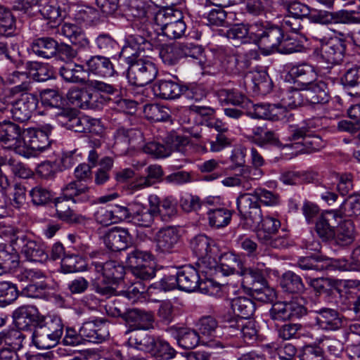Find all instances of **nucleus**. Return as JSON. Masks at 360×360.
I'll return each instance as SVG.
<instances>
[{
	"label": "nucleus",
	"mask_w": 360,
	"mask_h": 360,
	"mask_svg": "<svg viewBox=\"0 0 360 360\" xmlns=\"http://www.w3.org/2000/svg\"><path fill=\"white\" fill-rule=\"evenodd\" d=\"M143 112L147 119L153 122H166L171 117L169 109L158 104L146 105Z\"/></svg>",
	"instance_id": "obj_51"
},
{
	"label": "nucleus",
	"mask_w": 360,
	"mask_h": 360,
	"mask_svg": "<svg viewBox=\"0 0 360 360\" xmlns=\"http://www.w3.org/2000/svg\"><path fill=\"white\" fill-rule=\"evenodd\" d=\"M233 211L226 207L209 208L207 211L209 224L217 229L228 226L232 218Z\"/></svg>",
	"instance_id": "obj_36"
},
{
	"label": "nucleus",
	"mask_w": 360,
	"mask_h": 360,
	"mask_svg": "<svg viewBox=\"0 0 360 360\" xmlns=\"http://www.w3.org/2000/svg\"><path fill=\"white\" fill-rule=\"evenodd\" d=\"M160 215L162 221L168 222L177 215L176 203L171 198H165L162 200L157 215Z\"/></svg>",
	"instance_id": "obj_61"
},
{
	"label": "nucleus",
	"mask_w": 360,
	"mask_h": 360,
	"mask_svg": "<svg viewBox=\"0 0 360 360\" xmlns=\"http://www.w3.org/2000/svg\"><path fill=\"white\" fill-rule=\"evenodd\" d=\"M13 318L20 330H29L31 326L36 328L44 316L40 314L36 307L23 305L14 311Z\"/></svg>",
	"instance_id": "obj_18"
},
{
	"label": "nucleus",
	"mask_w": 360,
	"mask_h": 360,
	"mask_svg": "<svg viewBox=\"0 0 360 360\" xmlns=\"http://www.w3.org/2000/svg\"><path fill=\"white\" fill-rule=\"evenodd\" d=\"M84 260L77 255L67 254L60 263L61 271L65 274L77 272L83 270Z\"/></svg>",
	"instance_id": "obj_56"
},
{
	"label": "nucleus",
	"mask_w": 360,
	"mask_h": 360,
	"mask_svg": "<svg viewBox=\"0 0 360 360\" xmlns=\"http://www.w3.org/2000/svg\"><path fill=\"white\" fill-rule=\"evenodd\" d=\"M183 18V14L181 11L173 8H166L162 11L157 12L154 16L155 24L160 27L162 31L165 25L173 23L176 20L179 21Z\"/></svg>",
	"instance_id": "obj_49"
},
{
	"label": "nucleus",
	"mask_w": 360,
	"mask_h": 360,
	"mask_svg": "<svg viewBox=\"0 0 360 360\" xmlns=\"http://www.w3.org/2000/svg\"><path fill=\"white\" fill-rule=\"evenodd\" d=\"M215 254L207 255L198 259L197 266L199 274H202L206 277H211L219 273V264L214 257Z\"/></svg>",
	"instance_id": "obj_52"
},
{
	"label": "nucleus",
	"mask_w": 360,
	"mask_h": 360,
	"mask_svg": "<svg viewBox=\"0 0 360 360\" xmlns=\"http://www.w3.org/2000/svg\"><path fill=\"white\" fill-rule=\"evenodd\" d=\"M101 273L103 279L96 278L92 281L93 290L98 294L111 297L116 295V289L112 286L119 283L124 275V268L115 261H108L105 263L93 262L91 269Z\"/></svg>",
	"instance_id": "obj_1"
},
{
	"label": "nucleus",
	"mask_w": 360,
	"mask_h": 360,
	"mask_svg": "<svg viewBox=\"0 0 360 360\" xmlns=\"http://www.w3.org/2000/svg\"><path fill=\"white\" fill-rule=\"evenodd\" d=\"M68 98L72 105L87 109L94 108L97 95L89 92L85 89L75 87L68 91Z\"/></svg>",
	"instance_id": "obj_30"
},
{
	"label": "nucleus",
	"mask_w": 360,
	"mask_h": 360,
	"mask_svg": "<svg viewBox=\"0 0 360 360\" xmlns=\"http://www.w3.org/2000/svg\"><path fill=\"white\" fill-rule=\"evenodd\" d=\"M343 217L339 209L325 210L315 223V231L323 241L333 240L339 221Z\"/></svg>",
	"instance_id": "obj_8"
},
{
	"label": "nucleus",
	"mask_w": 360,
	"mask_h": 360,
	"mask_svg": "<svg viewBox=\"0 0 360 360\" xmlns=\"http://www.w3.org/2000/svg\"><path fill=\"white\" fill-rule=\"evenodd\" d=\"M56 116L68 129L79 133L85 131L86 116H79L77 110L72 108L60 109Z\"/></svg>",
	"instance_id": "obj_27"
},
{
	"label": "nucleus",
	"mask_w": 360,
	"mask_h": 360,
	"mask_svg": "<svg viewBox=\"0 0 360 360\" xmlns=\"http://www.w3.org/2000/svg\"><path fill=\"white\" fill-rule=\"evenodd\" d=\"M239 275L243 277V283H249L252 285L251 288H254L255 284H260L261 286H266L267 282L264 276L262 270L256 268L245 267L243 269Z\"/></svg>",
	"instance_id": "obj_53"
},
{
	"label": "nucleus",
	"mask_w": 360,
	"mask_h": 360,
	"mask_svg": "<svg viewBox=\"0 0 360 360\" xmlns=\"http://www.w3.org/2000/svg\"><path fill=\"white\" fill-rule=\"evenodd\" d=\"M175 276L178 282V288L186 292H193L205 285L200 280L198 271L192 266H184L175 269Z\"/></svg>",
	"instance_id": "obj_17"
},
{
	"label": "nucleus",
	"mask_w": 360,
	"mask_h": 360,
	"mask_svg": "<svg viewBox=\"0 0 360 360\" xmlns=\"http://www.w3.org/2000/svg\"><path fill=\"white\" fill-rule=\"evenodd\" d=\"M256 27L254 44L259 48L269 51H278L284 38V30L277 25L268 21H256Z\"/></svg>",
	"instance_id": "obj_3"
},
{
	"label": "nucleus",
	"mask_w": 360,
	"mask_h": 360,
	"mask_svg": "<svg viewBox=\"0 0 360 360\" xmlns=\"http://www.w3.org/2000/svg\"><path fill=\"white\" fill-rule=\"evenodd\" d=\"M316 314L315 323L319 328L324 330H336L341 328L342 317L336 310L322 308L316 311Z\"/></svg>",
	"instance_id": "obj_24"
},
{
	"label": "nucleus",
	"mask_w": 360,
	"mask_h": 360,
	"mask_svg": "<svg viewBox=\"0 0 360 360\" xmlns=\"http://www.w3.org/2000/svg\"><path fill=\"white\" fill-rule=\"evenodd\" d=\"M14 245L20 248L22 255L28 261L41 263L49 257L42 245L24 233L17 236Z\"/></svg>",
	"instance_id": "obj_13"
},
{
	"label": "nucleus",
	"mask_w": 360,
	"mask_h": 360,
	"mask_svg": "<svg viewBox=\"0 0 360 360\" xmlns=\"http://www.w3.org/2000/svg\"><path fill=\"white\" fill-rule=\"evenodd\" d=\"M165 331L176 340L179 347L185 349H192L199 344L200 336L195 330L174 325L167 327Z\"/></svg>",
	"instance_id": "obj_19"
},
{
	"label": "nucleus",
	"mask_w": 360,
	"mask_h": 360,
	"mask_svg": "<svg viewBox=\"0 0 360 360\" xmlns=\"http://www.w3.org/2000/svg\"><path fill=\"white\" fill-rule=\"evenodd\" d=\"M124 321L131 330H150L155 328V316L150 311L136 308L127 309Z\"/></svg>",
	"instance_id": "obj_14"
},
{
	"label": "nucleus",
	"mask_w": 360,
	"mask_h": 360,
	"mask_svg": "<svg viewBox=\"0 0 360 360\" xmlns=\"http://www.w3.org/2000/svg\"><path fill=\"white\" fill-rule=\"evenodd\" d=\"M301 90L306 91V97L312 104H325L330 98L328 84L322 79L316 78L311 82L305 83Z\"/></svg>",
	"instance_id": "obj_20"
},
{
	"label": "nucleus",
	"mask_w": 360,
	"mask_h": 360,
	"mask_svg": "<svg viewBox=\"0 0 360 360\" xmlns=\"http://www.w3.org/2000/svg\"><path fill=\"white\" fill-rule=\"evenodd\" d=\"M59 75L66 82L72 83H83L84 79L82 65L73 63H65L59 69Z\"/></svg>",
	"instance_id": "obj_45"
},
{
	"label": "nucleus",
	"mask_w": 360,
	"mask_h": 360,
	"mask_svg": "<svg viewBox=\"0 0 360 360\" xmlns=\"http://www.w3.org/2000/svg\"><path fill=\"white\" fill-rule=\"evenodd\" d=\"M156 338L152 335L137 333L131 334L127 342V345L140 351L152 353L155 349Z\"/></svg>",
	"instance_id": "obj_38"
},
{
	"label": "nucleus",
	"mask_w": 360,
	"mask_h": 360,
	"mask_svg": "<svg viewBox=\"0 0 360 360\" xmlns=\"http://www.w3.org/2000/svg\"><path fill=\"white\" fill-rule=\"evenodd\" d=\"M307 309L297 300L277 302L269 311L270 316L274 320L287 321L300 319L307 314Z\"/></svg>",
	"instance_id": "obj_9"
},
{
	"label": "nucleus",
	"mask_w": 360,
	"mask_h": 360,
	"mask_svg": "<svg viewBox=\"0 0 360 360\" xmlns=\"http://www.w3.org/2000/svg\"><path fill=\"white\" fill-rule=\"evenodd\" d=\"M309 20L311 22L322 25L332 23L359 24L360 23V12L345 10L329 12L323 10H316L310 13Z\"/></svg>",
	"instance_id": "obj_6"
},
{
	"label": "nucleus",
	"mask_w": 360,
	"mask_h": 360,
	"mask_svg": "<svg viewBox=\"0 0 360 360\" xmlns=\"http://www.w3.org/2000/svg\"><path fill=\"white\" fill-rule=\"evenodd\" d=\"M131 241V236L127 229L114 227L105 235L106 247L112 252L125 250Z\"/></svg>",
	"instance_id": "obj_21"
},
{
	"label": "nucleus",
	"mask_w": 360,
	"mask_h": 360,
	"mask_svg": "<svg viewBox=\"0 0 360 360\" xmlns=\"http://www.w3.org/2000/svg\"><path fill=\"white\" fill-rule=\"evenodd\" d=\"M335 243L340 246L351 245L355 239V226L351 220L338 222L335 229V234L333 236Z\"/></svg>",
	"instance_id": "obj_33"
},
{
	"label": "nucleus",
	"mask_w": 360,
	"mask_h": 360,
	"mask_svg": "<svg viewBox=\"0 0 360 360\" xmlns=\"http://www.w3.org/2000/svg\"><path fill=\"white\" fill-rule=\"evenodd\" d=\"M160 57L164 64L175 65L182 58L178 43L166 46L160 51Z\"/></svg>",
	"instance_id": "obj_54"
},
{
	"label": "nucleus",
	"mask_w": 360,
	"mask_h": 360,
	"mask_svg": "<svg viewBox=\"0 0 360 360\" xmlns=\"http://www.w3.org/2000/svg\"><path fill=\"white\" fill-rule=\"evenodd\" d=\"M142 133L136 129H125L123 127L117 129L115 134V146H123L122 153H127L129 148H136L142 141Z\"/></svg>",
	"instance_id": "obj_26"
},
{
	"label": "nucleus",
	"mask_w": 360,
	"mask_h": 360,
	"mask_svg": "<svg viewBox=\"0 0 360 360\" xmlns=\"http://www.w3.org/2000/svg\"><path fill=\"white\" fill-rule=\"evenodd\" d=\"M60 33L80 49L90 47V41L81 27L75 24L65 22L60 27Z\"/></svg>",
	"instance_id": "obj_29"
},
{
	"label": "nucleus",
	"mask_w": 360,
	"mask_h": 360,
	"mask_svg": "<svg viewBox=\"0 0 360 360\" xmlns=\"http://www.w3.org/2000/svg\"><path fill=\"white\" fill-rule=\"evenodd\" d=\"M131 11L133 15L140 19L143 24L150 19L154 20L156 13L152 5L143 1L139 2L135 6L132 7Z\"/></svg>",
	"instance_id": "obj_63"
},
{
	"label": "nucleus",
	"mask_w": 360,
	"mask_h": 360,
	"mask_svg": "<svg viewBox=\"0 0 360 360\" xmlns=\"http://www.w3.org/2000/svg\"><path fill=\"white\" fill-rule=\"evenodd\" d=\"M231 288H233V286L229 284L221 285L214 283L212 279H207L205 281V285L200 286V292L217 298L231 301L230 290Z\"/></svg>",
	"instance_id": "obj_42"
},
{
	"label": "nucleus",
	"mask_w": 360,
	"mask_h": 360,
	"mask_svg": "<svg viewBox=\"0 0 360 360\" xmlns=\"http://www.w3.org/2000/svg\"><path fill=\"white\" fill-rule=\"evenodd\" d=\"M257 31L256 22L238 23L230 27L226 32V36L229 39L238 41L241 44H254Z\"/></svg>",
	"instance_id": "obj_25"
},
{
	"label": "nucleus",
	"mask_w": 360,
	"mask_h": 360,
	"mask_svg": "<svg viewBox=\"0 0 360 360\" xmlns=\"http://www.w3.org/2000/svg\"><path fill=\"white\" fill-rule=\"evenodd\" d=\"M38 105V98L35 94H22L16 99L11 108L12 117L14 120L24 122L30 119Z\"/></svg>",
	"instance_id": "obj_16"
},
{
	"label": "nucleus",
	"mask_w": 360,
	"mask_h": 360,
	"mask_svg": "<svg viewBox=\"0 0 360 360\" xmlns=\"http://www.w3.org/2000/svg\"><path fill=\"white\" fill-rule=\"evenodd\" d=\"M280 285L283 290L288 293L300 294L304 290L301 277L290 271L283 274Z\"/></svg>",
	"instance_id": "obj_43"
},
{
	"label": "nucleus",
	"mask_w": 360,
	"mask_h": 360,
	"mask_svg": "<svg viewBox=\"0 0 360 360\" xmlns=\"http://www.w3.org/2000/svg\"><path fill=\"white\" fill-rule=\"evenodd\" d=\"M219 271L224 276L234 274L236 269H238V274L241 272L244 268V264L240 257L232 252L224 253L219 260Z\"/></svg>",
	"instance_id": "obj_34"
},
{
	"label": "nucleus",
	"mask_w": 360,
	"mask_h": 360,
	"mask_svg": "<svg viewBox=\"0 0 360 360\" xmlns=\"http://www.w3.org/2000/svg\"><path fill=\"white\" fill-rule=\"evenodd\" d=\"M31 49L39 57L51 58L57 53L58 42L51 37L38 38L32 42Z\"/></svg>",
	"instance_id": "obj_35"
},
{
	"label": "nucleus",
	"mask_w": 360,
	"mask_h": 360,
	"mask_svg": "<svg viewBox=\"0 0 360 360\" xmlns=\"http://www.w3.org/2000/svg\"><path fill=\"white\" fill-rule=\"evenodd\" d=\"M29 195L31 198L32 202L36 206L46 205L51 200L53 197L51 191L41 185L33 187L29 191Z\"/></svg>",
	"instance_id": "obj_55"
},
{
	"label": "nucleus",
	"mask_w": 360,
	"mask_h": 360,
	"mask_svg": "<svg viewBox=\"0 0 360 360\" xmlns=\"http://www.w3.org/2000/svg\"><path fill=\"white\" fill-rule=\"evenodd\" d=\"M179 239V236L176 228L168 226L162 229L156 234L157 248L161 252H171Z\"/></svg>",
	"instance_id": "obj_31"
},
{
	"label": "nucleus",
	"mask_w": 360,
	"mask_h": 360,
	"mask_svg": "<svg viewBox=\"0 0 360 360\" xmlns=\"http://www.w3.org/2000/svg\"><path fill=\"white\" fill-rule=\"evenodd\" d=\"M155 95L165 100H174L184 92V85L172 79L158 80L153 86Z\"/></svg>",
	"instance_id": "obj_23"
},
{
	"label": "nucleus",
	"mask_w": 360,
	"mask_h": 360,
	"mask_svg": "<svg viewBox=\"0 0 360 360\" xmlns=\"http://www.w3.org/2000/svg\"><path fill=\"white\" fill-rule=\"evenodd\" d=\"M25 132V129L10 120L0 122V142L18 153L22 146Z\"/></svg>",
	"instance_id": "obj_10"
},
{
	"label": "nucleus",
	"mask_w": 360,
	"mask_h": 360,
	"mask_svg": "<svg viewBox=\"0 0 360 360\" xmlns=\"http://www.w3.org/2000/svg\"><path fill=\"white\" fill-rule=\"evenodd\" d=\"M319 41L321 56L328 63L338 65L343 60L346 51L345 39L342 37L330 39L324 37Z\"/></svg>",
	"instance_id": "obj_11"
},
{
	"label": "nucleus",
	"mask_w": 360,
	"mask_h": 360,
	"mask_svg": "<svg viewBox=\"0 0 360 360\" xmlns=\"http://www.w3.org/2000/svg\"><path fill=\"white\" fill-rule=\"evenodd\" d=\"M19 296V291L15 284L9 281L0 282V302L10 304Z\"/></svg>",
	"instance_id": "obj_58"
},
{
	"label": "nucleus",
	"mask_w": 360,
	"mask_h": 360,
	"mask_svg": "<svg viewBox=\"0 0 360 360\" xmlns=\"http://www.w3.org/2000/svg\"><path fill=\"white\" fill-rule=\"evenodd\" d=\"M46 333L51 334L53 337L60 341L64 331V323L62 319L56 315L44 316L38 326Z\"/></svg>",
	"instance_id": "obj_41"
},
{
	"label": "nucleus",
	"mask_w": 360,
	"mask_h": 360,
	"mask_svg": "<svg viewBox=\"0 0 360 360\" xmlns=\"http://www.w3.org/2000/svg\"><path fill=\"white\" fill-rule=\"evenodd\" d=\"M65 199L74 202H86L90 200L89 187L81 181H72L62 188Z\"/></svg>",
	"instance_id": "obj_28"
},
{
	"label": "nucleus",
	"mask_w": 360,
	"mask_h": 360,
	"mask_svg": "<svg viewBox=\"0 0 360 360\" xmlns=\"http://www.w3.org/2000/svg\"><path fill=\"white\" fill-rule=\"evenodd\" d=\"M250 226L258 229L257 238L262 242L270 240V236L278 232L281 227V221L271 216L263 217L262 214L261 221L257 224H251Z\"/></svg>",
	"instance_id": "obj_32"
},
{
	"label": "nucleus",
	"mask_w": 360,
	"mask_h": 360,
	"mask_svg": "<svg viewBox=\"0 0 360 360\" xmlns=\"http://www.w3.org/2000/svg\"><path fill=\"white\" fill-rule=\"evenodd\" d=\"M155 64L148 58H139L129 63L127 70L129 82L138 86H143L152 82L158 75Z\"/></svg>",
	"instance_id": "obj_4"
},
{
	"label": "nucleus",
	"mask_w": 360,
	"mask_h": 360,
	"mask_svg": "<svg viewBox=\"0 0 360 360\" xmlns=\"http://www.w3.org/2000/svg\"><path fill=\"white\" fill-rule=\"evenodd\" d=\"M15 20L11 12L0 5V37H9L15 34Z\"/></svg>",
	"instance_id": "obj_47"
},
{
	"label": "nucleus",
	"mask_w": 360,
	"mask_h": 360,
	"mask_svg": "<svg viewBox=\"0 0 360 360\" xmlns=\"http://www.w3.org/2000/svg\"><path fill=\"white\" fill-rule=\"evenodd\" d=\"M338 209L343 217L360 215V194L349 196Z\"/></svg>",
	"instance_id": "obj_60"
},
{
	"label": "nucleus",
	"mask_w": 360,
	"mask_h": 360,
	"mask_svg": "<svg viewBox=\"0 0 360 360\" xmlns=\"http://www.w3.org/2000/svg\"><path fill=\"white\" fill-rule=\"evenodd\" d=\"M3 341L5 345L10 347L8 349L17 352L23 347V341L25 336L17 330H11L7 332H3Z\"/></svg>",
	"instance_id": "obj_62"
},
{
	"label": "nucleus",
	"mask_w": 360,
	"mask_h": 360,
	"mask_svg": "<svg viewBox=\"0 0 360 360\" xmlns=\"http://www.w3.org/2000/svg\"><path fill=\"white\" fill-rule=\"evenodd\" d=\"M240 215L250 224H257L261 221L262 209L255 190L252 193H240L236 199Z\"/></svg>",
	"instance_id": "obj_7"
},
{
	"label": "nucleus",
	"mask_w": 360,
	"mask_h": 360,
	"mask_svg": "<svg viewBox=\"0 0 360 360\" xmlns=\"http://www.w3.org/2000/svg\"><path fill=\"white\" fill-rule=\"evenodd\" d=\"M172 143H161L158 141H153L146 143L143 147L144 153L149 154L156 158H164L168 157L175 150L183 152L184 146L188 143L187 139L176 136L175 141L172 137Z\"/></svg>",
	"instance_id": "obj_15"
},
{
	"label": "nucleus",
	"mask_w": 360,
	"mask_h": 360,
	"mask_svg": "<svg viewBox=\"0 0 360 360\" xmlns=\"http://www.w3.org/2000/svg\"><path fill=\"white\" fill-rule=\"evenodd\" d=\"M289 72L291 76L300 79V88L304 87L305 83L313 82L316 78L314 66L308 63L293 65Z\"/></svg>",
	"instance_id": "obj_46"
},
{
	"label": "nucleus",
	"mask_w": 360,
	"mask_h": 360,
	"mask_svg": "<svg viewBox=\"0 0 360 360\" xmlns=\"http://www.w3.org/2000/svg\"><path fill=\"white\" fill-rule=\"evenodd\" d=\"M33 344L40 349H48L58 345L59 340L41 328H34L32 335Z\"/></svg>",
	"instance_id": "obj_50"
},
{
	"label": "nucleus",
	"mask_w": 360,
	"mask_h": 360,
	"mask_svg": "<svg viewBox=\"0 0 360 360\" xmlns=\"http://www.w3.org/2000/svg\"><path fill=\"white\" fill-rule=\"evenodd\" d=\"M147 176L141 177L136 181L131 184V188L134 190H141L142 188L148 187L153 184L151 179L158 180L160 179L163 172L162 167L158 165H152L147 167Z\"/></svg>",
	"instance_id": "obj_48"
},
{
	"label": "nucleus",
	"mask_w": 360,
	"mask_h": 360,
	"mask_svg": "<svg viewBox=\"0 0 360 360\" xmlns=\"http://www.w3.org/2000/svg\"><path fill=\"white\" fill-rule=\"evenodd\" d=\"M233 13H228L223 8L217 6L210 10L205 18L210 25L229 27L233 20Z\"/></svg>",
	"instance_id": "obj_44"
},
{
	"label": "nucleus",
	"mask_w": 360,
	"mask_h": 360,
	"mask_svg": "<svg viewBox=\"0 0 360 360\" xmlns=\"http://www.w3.org/2000/svg\"><path fill=\"white\" fill-rule=\"evenodd\" d=\"M53 127L46 124L40 128H28L25 129L22 145L19 154L30 158L37 157L41 153L47 150L51 144L50 135Z\"/></svg>",
	"instance_id": "obj_2"
},
{
	"label": "nucleus",
	"mask_w": 360,
	"mask_h": 360,
	"mask_svg": "<svg viewBox=\"0 0 360 360\" xmlns=\"http://www.w3.org/2000/svg\"><path fill=\"white\" fill-rule=\"evenodd\" d=\"M84 340L101 343L110 335L107 321L103 318H94L84 322L81 326Z\"/></svg>",
	"instance_id": "obj_12"
},
{
	"label": "nucleus",
	"mask_w": 360,
	"mask_h": 360,
	"mask_svg": "<svg viewBox=\"0 0 360 360\" xmlns=\"http://www.w3.org/2000/svg\"><path fill=\"white\" fill-rule=\"evenodd\" d=\"M341 81L345 87L360 89V65L348 69Z\"/></svg>",
	"instance_id": "obj_64"
},
{
	"label": "nucleus",
	"mask_w": 360,
	"mask_h": 360,
	"mask_svg": "<svg viewBox=\"0 0 360 360\" xmlns=\"http://www.w3.org/2000/svg\"><path fill=\"white\" fill-rule=\"evenodd\" d=\"M152 262V255L147 251L134 249L128 253L127 263L131 269Z\"/></svg>",
	"instance_id": "obj_57"
},
{
	"label": "nucleus",
	"mask_w": 360,
	"mask_h": 360,
	"mask_svg": "<svg viewBox=\"0 0 360 360\" xmlns=\"http://www.w3.org/2000/svg\"><path fill=\"white\" fill-rule=\"evenodd\" d=\"M155 216L156 215L142 204L134 203L129 222L139 227L149 228L154 222Z\"/></svg>",
	"instance_id": "obj_40"
},
{
	"label": "nucleus",
	"mask_w": 360,
	"mask_h": 360,
	"mask_svg": "<svg viewBox=\"0 0 360 360\" xmlns=\"http://www.w3.org/2000/svg\"><path fill=\"white\" fill-rule=\"evenodd\" d=\"M86 66L88 72L101 77H112L116 73L110 58L101 55L91 56L86 61Z\"/></svg>",
	"instance_id": "obj_22"
},
{
	"label": "nucleus",
	"mask_w": 360,
	"mask_h": 360,
	"mask_svg": "<svg viewBox=\"0 0 360 360\" xmlns=\"http://www.w3.org/2000/svg\"><path fill=\"white\" fill-rule=\"evenodd\" d=\"M255 52L252 50L246 53H232L220 51L217 55L221 70L230 75L243 74L250 66L251 58Z\"/></svg>",
	"instance_id": "obj_5"
},
{
	"label": "nucleus",
	"mask_w": 360,
	"mask_h": 360,
	"mask_svg": "<svg viewBox=\"0 0 360 360\" xmlns=\"http://www.w3.org/2000/svg\"><path fill=\"white\" fill-rule=\"evenodd\" d=\"M218 322L211 316H202L198 322V330L202 337L207 338H216Z\"/></svg>",
	"instance_id": "obj_59"
},
{
	"label": "nucleus",
	"mask_w": 360,
	"mask_h": 360,
	"mask_svg": "<svg viewBox=\"0 0 360 360\" xmlns=\"http://www.w3.org/2000/svg\"><path fill=\"white\" fill-rule=\"evenodd\" d=\"M229 303L232 311L243 319L250 318L256 309L255 302L247 297L231 298Z\"/></svg>",
	"instance_id": "obj_39"
},
{
	"label": "nucleus",
	"mask_w": 360,
	"mask_h": 360,
	"mask_svg": "<svg viewBox=\"0 0 360 360\" xmlns=\"http://www.w3.org/2000/svg\"><path fill=\"white\" fill-rule=\"evenodd\" d=\"M191 248L198 259L216 254L217 251L214 241L204 234L194 237L191 241Z\"/></svg>",
	"instance_id": "obj_37"
}]
</instances>
